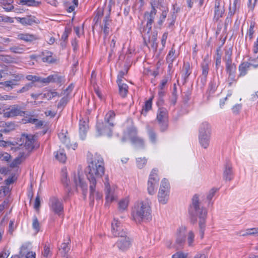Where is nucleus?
Wrapping results in <instances>:
<instances>
[{"label":"nucleus","instance_id":"obj_1","mask_svg":"<svg viewBox=\"0 0 258 258\" xmlns=\"http://www.w3.org/2000/svg\"><path fill=\"white\" fill-rule=\"evenodd\" d=\"M104 163L102 157L95 154L91 161L88 162V165L85 170V173L89 182L90 189V198L93 197L97 182L104 174Z\"/></svg>","mask_w":258,"mask_h":258},{"label":"nucleus","instance_id":"obj_2","mask_svg":"<svg viewBox=\"0 0 258 258\" xmlns=\"http://www.w3.org/2000/svg\"><path fill=\"white\" fill-rule=\"evenodd\" d=\"M188 212L192 218H195V221H196L197 217H199L200 233L201 238H203L207 212L206 209L200 206L199 197L197 194H195L192 198V202L189 207Z\"/></svg>","mask_w":258,"mask_h":258},{"label":"nucleus","instance_id":"obj_3","mask_svg":"<svg viewBox=\"0 0 258 258\" xmlns=\"http://www.w3.org/2000/svg\"><path fill=\"white\" fill-rule=\"evenodd\" d=\"M145 205L144 201H138L135 204L132 212L133 219L137 224H141L144 219Z\"/></svg>","mask_w":258,"mask_h":258},{"label":"nucleus","instance_id":"obj_4","mask_svg":"<svg viewBox=\"0 0 258 258\" xmlns=\"http://www.w3.org/2000/svg\"><path fill=\"white\" fill-rule=\"evenodd\" d=\"M170 183L168 180L163 178L160 183L158 194V201L162 204H166L169 199L170 192Z\"/></svg>","mask_w":258,"mask_h":258},{"label":"nucleus","instance_id":"obj_5","mask_svg":"<svg viewBox=\"0 0 258 258\" xmlns=\"http://www.w3.org/2000/svg\"><path fill=\"white\" fill-rule=\"evenodd\" d=\"M19 146L25 148L28 152H31L36 147L35 136L32 135L23 134L20 140Z\"/></svg>","mask_w":258,"mask_h":258},{"label":"nucleus","instance_id":"obj_6","mask_svg":"<svg viewBox=\"0 0 258 258\" xmlns=\"http://www.w3.org/2000/svg\"><path fill=\"white\" fill-rule=\"evenodd\" d=\"M158 172V170L157 168H154L149 175L148 182V191L150 195H154L156 191V187L159 181Z\"/></svg>","mask_w":258,"mask_h":258},{"label":"nucleus","instance_id":"obj_7","mask_svg":"<svg viewBox=\"0 0 258 258\" xmlns=\"http://www.w3.org/2000/svg\"><path fill=\"white\" fill-rule=\"evenodd\" d=\"M113 127L102 120L97 121L96 128L98 136H106L108 137H111L112 135Z\"/></svg>","mask_w":258,"mask_h":258},{"label":"nucleus","instance_id":"obj_8","mask_svg":"<svg viewBox=\"0 0 258 258\" xmlns=\"http://www.w3.org/2000/svg\"><path fill=\"white\" fill-rule=\"evenodd\" d=\"M49 204L51 211L54 214L59 216L63 214V205L62 201L58 198L55 197L51 198Z\"/></svg>","mask_w":258,"mask_h":258},{"label":"nucleus","instance_id":"obj_9","mask_svg":"<svg viewBox=\"0 0 258 258\" xmlns=\"http://www.w3.org/2000/svg\"><path fill=\"white\" fill-rule=\"evenodd\" d=\"M26 112L21 110V107L18 105L10 106L4 110V116L5 117H13L17 116H24Z\"/></svg>","mask_w":258,"mask_h":258},{"label":"nucleus","instance_id":"obj_10","mask_svg":"<svg viewBox=\"0 0 258 258\" xmlns=\"http://www.w3.org/2000/svg\"><path fill=\"white\" fill-rule=\"evenodd\" d=\"M225 3L222 0H215L213 20L218 22L225 13Z\"/></svg>","mask_w":258,"mask_h":258},{"label":"nucleus","instance_id":"obj_11","mask_svg":"<svg viewBox=\"0 0 258 258\" xmlns=\"http://www.w3.org/2000/svg\"><path fill=\"white\" fill-rule=\"evenodd\" d=\"M105 180L104 185L106 202V203H111L116 199V196L115 194V188L114 187H110L108 176L105 178Z\"/></svg>","mask_w":258,"mask_h":258},{"label":"nucleus","instance_id":"obj_12","mask_svg":"<svg viewBox=\"0 0 258 258\" xmlns=\"http://www.w3.org/2000/svg\"><path fill=\"white\" fill-rule=\"evenodd\" d=\"M226 71L228 75V81L229 86H231L233 82H236L237 79L235 78L236 66L234 63L226 64Z\"/></svg>","mask_w":258,"mask_h":258},{"label":"nucleus","instance_id":"obj_13","mask_svg":"<svg viewBox=\"0 0 258 258\" xmlns=\"http://www.w3.org/2000/svg\"><path fill=\"white\" fill-rule=\"evenodd\" d=\"M186 230L187 228L185 226H181L177 229L176 243L178 248L182 247L185 241Z\"/></svg>","mask_w":258,"mask_h":258},{"label":"nucleus","instance_id":"obj_14","mask_svg":"<svg viewBox=\"0 0 258 258\" xmlns=\"http://www.w3.org/2000/svg\"><path fill=\"white\" fill-rule=\"evenodd\" d=\"M111 231L113 235L116 237H121L126 235V232L122 228L120 223L115 220L112 223Z\"/></svg>","mask_w":258,"mask_h":258},{"label":"nucleus","instance_id":"obj_15","mask_svg":"<svg viewBox=\"0 0 258 258\" xmlns=\"http://www.w3.org/2000/svg\"><path fill=\"white\" fill-rule=\"evenodd\" d=\"M131 242L129 237L122 236L119 238L115 243V245L121 250H125L128 248L131 245Z\"/></svg>","mask_w":258,"mask_h":258},{"label":"nucleus","instance_id":"obj_16","mask_svg":"<svg viewBox=\"0 0 258 258\" xmlns=\"http://www.w3.org/2000/svg\"><path fill=\"white\" fill-rule=\"evenodd\" d=\"M202 74L201 76V82L203 85H205L207 82V76L209 70V62L207 60L204 59L201 63Z\"/></svg>","mask_w":258,"mask_h":258},{"label":"nucleus","instance_id":"obj_17","mask_svg":"<svg viewBox=\"0 0 258 258\" xmlns=\"http://www.w3.org/2000/svg\"><path fill=\"white\" fill-rule=\"evenodd\" d=\"M74 182L77 187H81L84 193V192H86L87 189V184L81 177L79 172H78L77 175L74 173Z\"/></svg>","mask_w":258,"mask_h":258},{"label":"nucleus","instance_id":"obj_18","mask_svg":"<svg viewBox=\"0 0 258 258\" xmlns=\"http://www.w3.org/2000/svg\"><path fill=\"white\" fill-rule=\"evenodd\" d=\"M138 137L137 135V130L136 128L132 126L127 128L124 132L123 137L122 138V141L125 142L127 139H130L131 141H132L133 138L135 139Z\"/></svg>","mask_w":258,"mask_h":258},{"label":"nucleus","instance_id":"obj_19","mask_svg":"<svg viewBox=\"0 0 258 258\" xmlns=\"http://www.w3.org/2000/svg\"><path fill=\"white\" fill-rule=\"evenodd\" d=\"M233 177L232 165L229 162H227L225 165V169L223 172V178L226 181H231Z\"/></svg>","mask_w":258,"mask_h":258},{"label":"nucleus","instance_id":"obj_20","mask_svg":"<svg viewBox=\"0 0 258 258\" xmlns=\"http://www.w3.org/2000/svg\"><path fill=\"white\" fill-rule=\"evenodd\" d=\"M17 20L23 25H32L33 23L38 24L39 23L35 17L32 16H27L24 18H18Z\"/></svg>","mask_w":258,"mask_h":258},{"label":"nucleus","instance_id":"obj_21","mask_svg":"<svg viewBox=\"0 0 258 258\" xmlns=\"http://www.w3.org/2000/svg\"><path fill=\"white\" fill-rule=\"evenodd\" d=\"M199 134L211 135V126L207 121L202 122L199 127Z\"/></svg>","mask_w":258,"mask_h":258},{"label":"nucleus","instance_id":"obj_22","mask_svg":"<svg viewBox=\"0 0 258 258\" xmlns=\"http://www.w3.org/2000/svg\"><path fill=\"white\" fill-rule=\"evenodd\" d=\"M211 135H200L198 138L200 145L204 149H207L210 145Z\"/></svg>","mask_w":258,"mask_h":258},{"label":"nucleus","instance_id":"obj_23","mask_svg":"<svg viewBox=\"0 0 258 258\" xmlns=\"http://www.w3.org/2000/svg\"><path fill=\"white\" fill-rule=\"evenodd\" d=\"M251 62H242L238 67L239 74L237 76V79L239 78L244 76L246 75L247 71L250 67Z\"/></svg>","mask_w":258,"mask_h":258},{"label":"nucleus","instance_id":"obj_24","mask_svg":"<svg viewBox=\"0 0 258 258\" xmlns=\"http://www.w3.org/2000/svg\"><path fill=\"white\" fill-rule=\"evenodd\" d=\"M111 20L110 19V14H108L104 18L103 20V26L102 27V29L103 31V33L106 38L109 34L110 29V25Z\"/></svg>","mask_w":258,"mask_h":258},{"label":"nucleus","instance_id":"obj_25","mask_svg":"<svg viewBox=\"0 0 258 258\" xmlns=\"http://www.w3.org/2000/svg\"><path fill=\"white\" fill-rule=\"evenodd\" d=\"M158 122L168 120V111L165 108H159L157 114Z\"/></svg>","mask_w":258,"mask_h":258},{"label":"nucleus","instance_id":"obj_26","mask_svg":"<svg viewBox=\"0 0 258 258\" xmlns=\"http://www.w3.org/2000/svg\"><path fill=\"white\" fill-rule=\"evenodd\" d=\"M88 128V125L85 121L80 120L79 123V134L82 140H84L85 138Z\"/></svg>","mask_w":258,"mask_h":258},{"label":"nucleus","instance_id":"obj_27","mask_svg":"<svg viewBox=\"0 0 258 258\" xmlns=\"http://www.w3.org/2000/svg\"><path fill=\"white\" fill-rule=\"evenodd\" d=\"M30 153V152H28V151H27V152H20L18 157L11 163V166L14 167L17 164H20L23 160L29 156Z\"/></svg>","mask_w":258,"mask_h":258},{"label":"nucleus","instance_id":"obj_28","mask_svg":"<svg viewBox=\"0 0 258 258\" xmlns=\"http://www.w3.org/2000/svg\"><path fill=\"white\" fill-rule=\"evenodd\" d=\"M115 116V112L112 110H110L105 115L103 121L110 124V126H114L115 124L114 122Z\"/></svg>","mask_w":258,"mask_h":258},{"label":"nucleus","instance_id":"obj_29","mask_svg":"<svg viewBox=\"0 0 258 258\" xmlns=\"http://www.w3.org/2000/svg\"><path fill=\"white\" fill-rule=\"evenodd\" d=\"M182 77L184 80V83L187 81V79L189 76L191 74V71H190V66L188 62H184L182 68Z\"/></svg>","mask_w":258,"mask_h":258},{"label":"nucleus","instance_id":"obj_30","mask_svg":"<svg viewBox=\"0 0 258 258\" xmlns=\"http://www.w3.org/2000/svg\"><path fill=\"white\" fill-rule=\"evenodd\" d=\"M117 83L119 87V93L120 95L122 97H125L128 92L127 85L123 82H120V81H118V83Z\"/></svg>","mask_w":258,"mask_h":258},{"label":"nucleus","instance_id":"obj_31","mask_svg":"<svg viewBox=\"0 0 258 258\" xmlns=\"http://www.w3.org/2000/svg\"><path fill=\"white\" fill-rule=\"evenodd\" d=\"M151 4L152 6V10H151L150 14H149V16L148 18V22H147V24H146L147 27H148L149 25H151L152 24V23L154 21V19L155 16L156 15V12H157V11L155 9V7L153 6V3L155 2V0H151Z\"/></svg>","mask_w":258,"mask_h":258},{"label":"nucleus","instance_id":"obj_32","mask_svg":"<svg viewBox=\"0 0 258 258\" xmlns=\"http://www.w3.org/2000/svg\"><path fill=\"white\" fill-rule=\"evenodd\" d=\"M52 52L50 51H46L42 53L43 57L42 58L43 62L48 63H54L56 59L52 56Z\"/></svg>","mask_w":258,"mask_h":258},{"label":"nucleus","instance_id":"obj_33","mask_svg":"<svg viewBox=\"0 0 258 258\" xmlns=\"http://www.w3.org/2000/svg\"><path fill=\"white\" fill-rule=\"evenodd\" d=\"M55 158L60 162L64 163L67 160V156L63 149H59L58 151L54 152Z\"/></svg>","mask_w":258,"mask_h":258},{"label":"nucleus","instance_id":"obj_34","mask_svg":"<svg viewBox=\"0 0 258 258\" xmlns=\"http://www.w3.org/2000/svg\"><path fill=\"white\" fill-rule=\"evenodd\" d=\"M19 37L26 42H31L39 39L37 36L29 34H21L19 35Z\"/></svg>","mask_w":258,"mask_h":258},{"label":"nucleus","instance_id":"obj_35","mask_svg":"<svg viewBox=\"0 0 258 258\" xmlns=\"http://www.w3.org/2000/svg\"><path fill=\"white\" fill-rule=\"evenodd\" d=\"M128 200L126 198L123 199L118 203V209L120 212H123L125 211L128 207Z\"/></svg>","mask_w":258,"mask_h":258},{"label":"nucleus","instance_id":"obj_36","mask_svg":"<svg viewBox=\"0 0 258 258\" xmlns=\"http://www.w3.org/2000/svg\"><path fill=\"white\" fill-rule=\"evenodd\" d=\"M71 29L69 28H66L64 31L62 35L61 38V43L60 45L63 47L66 46V41L68 39V35L71 32Z\"/></svg>","mask_w":258,"mask_h":258},{"label":"nucleus","instance_id":"obj_37","mask_svg":"<svg viewBox=\"0 0 258 258\" xmlns=\"http://www.w3.org/2000/svg\"><path fill=\"white\" fill-rule=\"evenodd\" d=\"M13 3V0H3L2 4L4 6V9L7 12H10L14 9V7L11 5Z\"/></svg>","mask_w":258,"mask_h":258},{"label":"nucleus","instance_id":"obj_38","mask_svg":"<svg viewBox=\"0 0 258 258\" xmlns=\"http://www.w3.org/2000/svg\"><path fill=\"white\" fill-rule=\"evenodd\" d=\"M148 134L150 142L153 144H155L157 141V135L154 130L152 128H149Z\"/></svg>","mask_w":258,"mask_h":258},{"label":"nucleus","instance_id":"obj_39","mask_svg":"<svg viewBox=\"0 0 258 258\" xmlns=\"http://www.w3.org/2000/svg\"><path fill=\"white\" fill-rule=\"evenodd\" d=\"M131 142L136 148H141L144 146V140L138 136L135 139L133 138Z\"/></svg>","mask_w":258,"mask_h":258},{"label":"nucleus","instance_id":"obj_40","mask_svg":"<svg viewBox=\"0 0 258 258\" xmlns=\"http://www.w3.org/2000/svg\"><path fill=\"white\" fill-rule=\"evenodd\" d=\"M195 240V234L192 230H190L187 233V242L189 246H193Z\"/></svg>","mask_w":258,"mask_h":258},{"label":"nucleus","instance_id":"obj_41","mask_svg":"<svg viewBox=\"0 0 258 258\" xmlns=\"http://www.w3.org/2000/svg\"><path fill=\"white\" fill-rule=\"evenodd\" d=\"M20 3L23 5L34 7L37 6L39 4L35 0H21Z\"/></svg>","mask_w":258,"mask_h":258},{"label":"nucleus","instance_id":"obj_42","mask_svg":"<svg viewBox=\"0 0 258 258\" xmlns=\"http://www.w3.org/2000/svg\"><path fill=\"white\" fill-rule=\"evenodd\" d=\"M30 244V243H26L21 246L20 251V255L21 256H23L25 254L28 252V250L29 249Z\"/></svg>","mask_w":258,"mask_h":258},{"label":"nucleus","instance_id":"obj_43","mask_svg":"<svg viewBox=\"0 0 258 258\" xmlns=\"http://www.w3.org/2000/svg\"><path fill=\"white\" fill-rule=\"evenodd\" d=\"M218 84L215 81H213L210 82L209 86V92L210 94L214 93L218 87Z\"/></svg>","mask_w":258,"mask_h":258},{"label":"nucleus","instance_id":"obj_44","mask_svg":"<svg viewBox=\"0 0 258 258\" xmlns=\"http://www.w3.org/2000/svg\"><path fill=\"white\" fill-rule=\"evenodd\" d=\"M175 52V50L173 48H172L166 57L167 60L168 62L172 63L174 59L175 58V57L174 56Z\"/></svg>","mask_w":258,"mask_h":258},{"label":"nucleus","instance_id":"obj_45","mask_svg":"<svg viewBox=\"0 0 258 258\" xmlns=\"http://www.w3.org/2000/svg\"><path fill=\"white\" fill-rule=\"evenodd\" d=\"M0 84L4 86L6 88H9V90L12 89L14 86L17 85V83L14 82V81L12 80L4 82H1Z\"/></svg>","mask_w":258,"mask_h":258},{"label":"nucleus","instance_id":"obj_46","mask_svg":"<svg viewBox=\"0 0 258 258\" xmlns=\"http://www.w3.org/2000/svg\"><path fill=\"white\" fill-rule=\"evenodd\" d=\"M66 170H62V173L61 175V182L64 186L68 187L69 185L70 180L67 178V174Z\"/></svg>","mask_w":258,"mask_h":258},{"label":"nucleus","instance_id":"obj_47","mask_svg":"<svg viewBox=\"0 0 258 258\" xmlns=\"http://www.w3.org/2000/svg\"><path fill=\"white\" fill-rule=\"evenodd\" d=\"M53 82L58 84L62 83L64 82V77L57 74H53Z\"/></svg>","mask_w":258,"mask_h":258},{"label":"nucleus","instance_id":"obj_48","mask_svg":"<svg viewBox=\"0 0 258 258\" xmlns=\"http://www.w3.org/2000/svg\"><path fill=\"white\" fill-rule=\"evenodd\" d=\"M33 87V83L30 82L27 84H26L23 87H22L21 89L18 90L17 92L18 93H22L28 91L31 88H32Z\"/></svg>","mask_w":258,"mask_h":258},{"label":"nucleus","instance_id":"obj_49","mask_svg":"<svg viewBox=\"0 0 258 258\" xmlns=\"http://www.w3.org/2000/svg\"><path fill=\"white\" fill-rule=\"evenodd\" d=\"M258 231V229L256 228H253L251 229H248L246 230V232L241 233L240 235L242 236H246L250 235H254L256 234Z\"/></svg>","mask_w":258,"mask_h":258},{"label":"nucleus","instance_id":"obj_50","mask_svg":"<svg viewBox=\"0 0 258 258\" xmlns=\"http://www.w3.org/2000/svg\"><path fill=\"white\" fill-rule=\"evenodd\" d=\"M70 241V239H69L68 242L67 243L63 242L60 245V248H59V250H62V252H63V256H64L70 250V248L68 246V244L69 243Z\"/></svg>","mask_w":258,"mask_h":258},{"label":"nucleus","instance_id":"obj_51","mask_svg":"<svg viewBox=\"0 0 258 258\" xmlns=\"http://www.w3.org/2000/svg\"><path fill=\"white\" fill-rule=\"evenodd\" d=\"M128 69V67L126 66L124 71H119L117 76V83H118V81L123 82L122 79L123 78L124 76L127 74Z\"/></svg>","mask_w":258,"mask_h":258},{"label":"nucleus","instance_id":"obj_52","mask_svg":"<svg viewBox=\"0 0 258 258\" xmlns=\"http://www.w3.org/2000/svg\"><path fill=\"white\" fill-rule=\"evenodd\" d=\"M7 128L3 131L4 133H8L10 131L13 130L15 128V124L12 122L5 123Z\"/></svg>","mask_w":258,"mask_h":258},{"label":"nucleus","instance_id":"obj_53","mask_svg":"<svg viewBox=\"0 0 258 258\" xmlns=\"http://www.w3.org/2000/svg\"><path fill=\"white\" fill-rule=\"evenodd\" d=\"M137 166L139 169H143L145 165V158H138L136 159Z\"/></svg>","mask_w":258,"mask_h":258},{"label":"nucleus","instance_id":"obj_54","mask_svg":"<svg viewBox=\"0 0 258 258\" xmlns=\"http://www.w3.org/2000/svg\"><path fill=\"white\" fill-rule=\"evenodd\" d=\"M95 197L97 200H99L102 198V195L101 194H100L98 191H96V190H95V192H94L92 198L91 199V198H90L91 205H93ZM89 198H90V196H89Z\"/></svg>","mask_w":258,"mask_h":258},{"label":"nucleus","instance_id":"obj_55","mask_svg":"<svg viewBox=\"0 0 258 258\" xmlns=\"http://www.w3.org/2000/svg\"><path fill=\"white\" fill-rule=\"evenodd\" d=\"M32 226L33 229L36 231V232H38L40 230V224L37 218L35 216L33 218Z\"/></svg>","mask_w":258,"mask_h":258},{"label":"nucleus","instance_id":"obj_56","mask_svg":"<svg viewBox=\"0 0 258 258\" xmlns=\"http://www.w3.org/2000/svg\"><path fill=\"white\" fill-rule=\"evenodd\" d=\"M218 189L217 188L213 187L211 189L207 196V199L209 201H211L213 197L215 196L216 192L218 191Z\"/></svg>","mask_w":258,"mask_h":258},{"label":"nucleus","instance_id":"obj_57","mask_svg":"<svg viewBox=\"0 0 258 258\" xmlns=\"http://www.w3.org/2000/svg\"><path fill=\"white\" fill-rule=\"evenodd\" d=\"M64 145H66V147L68 149H73V150H75V149L77 147V144L76 143L72 144L70 143V140L69 138H67L63 143Z\"/></svg>","mask_w":258,"mask_h":258},{"label":"nucleus","instance_id":"obj_58","mask_svg":"<svg viewBox=\"0 0 258 258\" xmlns=\"http://www.w3.org/2000/svg\"><path fill=\"white\" fill-rule=\"evenodd\" d=\"M10 50L15 53H22L24 49L19 46H14L10 48Z\"/></svg>","mask_w":258,"mask_h":258},{"label":"nucleus","instance_id":"obj_59","mask_svg":"<svg viewBox=\"0 0 258 258\" xmlns=\"http://www.w3.org/2000/svg\"><path fill=\"white\" fill-rule=\"evenodd\" d=\"M115 43L116 40L115 39H112L111 41V43L110 44V51L109 53V59H110V57H111L112 54L114 53V49L115 47Z\"/></svg>","mask_w":258,"mask_h":258},{"label":"nucleus","instance_id":"obj_60","mask_svg":"<svg viewBox=\"0 0 258 258\" xmlns=\"http://www.w3.org/2000/svg\"><path fill=\"white\" fill-rule=\"evenodd\" d=\"M11 155L10 154L7 153H0V159L2 161H9L10 158H11Z\"/></svg>","mask_w":258,"mask_h":258},{"label":"nucleus","instance_id":"obj_61","mask_svg":"<svg viewBox=\"0 0 258 258\" xmlns=\"http://www.w3.org/2000/svg\"><path fill=\"white\" fill-rule=\"evenodd\" d=\"M254 24H251L250 27L247 32V36H249V39L251 40L253 38V35L254 32Z\"/></svg>","mask_w":258,"mask_h":258},{"label":"nucleus","instance_id":"obj_62","mask_svg":"<svg viewBox=\"0 0 258 258\" xmlns=\"http://www.w3.org/2000/svg\"><path fill=\"white\" fill-rule=\"evenodd\" d=\"M68 103V99L66 97H63L61 99L60 101L57 104V108L59 109H62L64 106L67 104Z\"/></svg>","mask_w":258,"mask_h":258},{"label":"nucleus","instance_id":"obj_63","mask_svg":"<svg viewBox=\"0 0 258 258\" xmlns=\"http://www.w3.org/2000/svg\"><path fill=\"white\" fill-rule=\"evenodd\" d=\"M239 7L233 5L232 7L230 6L229 8V15L231 17L233 16L237 11L239 10Z\"/></svg>","mask_w":258,"mask_h":258},{"label":"nucleus","instance_id":"obj_64","mask_svg":"<svg viewBox=\"0 0 258 258\" xmlns=\"http://www.w3.org/2000/svg\"><path fill=\"white\" fill-rule=\"evenodd\" d=\"M46 95H45L46 98L47 99V100H50L52 98L58 95V93L55 91H48L46 93Z\"/></svg>","mask_w":258,"mask_h":258}]
</instances>
